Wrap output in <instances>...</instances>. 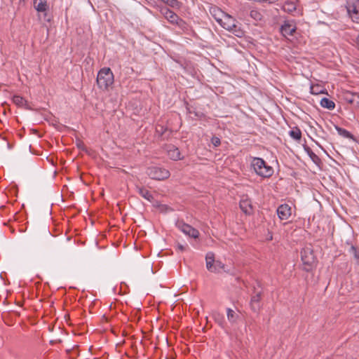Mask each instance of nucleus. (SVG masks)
<instances>
[{"mask_svg":"<svg viewBox=\"0 0 359 359\" xmlns=\"http://www.w3.org/2000/svg\"><path fill=\"white\" fill-rule=\"evenodd\" d=\"M227 318L230 321H234L235 318V312L231 309H227Z\"/></svg>","mask_w":359,"mask_h":359,"instance_id":"nucleus-30","label":"nucleus"},{"mask_svg":"<svg viewBox=\"0 0 359 359\" xmlns=\"http://www.w3.org/2000/svg\"><path fill=\"white\" fill-rule=\"evenodd\" d=\"M205 264L207 269L211 273H219L224 269V264L220 261L216 260L215 254L212 252L206 254Z\"/></svg>","mask_w":359,"mask_h":359,"instance_id":"nucleus-4","label":"nucleus"},{"mask_svg":"<svg viewBox=\"0 0 359 359\" xmlns=\"http://www.w3.org/2000/svg\"><path fill=\"white\" fill-rule=\"evenodd\" d=\"M320 105L322 107L327 109L329 110H333L335 107V103L332 100L327 97H323V99H321Z\"/></svg>","mask_w":359,"mask_h":359,"instance_id":"nucleus-21","label":"nucleus"},{"mask_svg":"<svg viewBox=\"0 0 359 359\" xmlns=\"http://www.w3.org/2000/svg\"><path fill=\"white\" fill-rule=\"evenodd\" d=\"M335 129L337 130L338 134L345 138L355 140V137L353 134H351L349 131L346 130L344 128H342L338 126H335Z\"/></svg>","mask_w":359,"mask_h":359,"instance_id":"nucleus-19","label":"nucleus"},{"mask_svg":"<svg viewBox=\"0 0 359 359\" xmlns=\"http://www.w3.org/2000/svg\"><path fill=\"white\" fill-rule=\"evenodd\" d=\"M167 154L172 160L177 161L181 158L179 149L173 145L168 146Z\"/></svg>","mask_w":359,"mask_h":359,"instance_id":"nucleus-15","label":"nucleus"},{"mask_svg":"<svg viewBox=\"0 0 359 359\" xmlns=\"http://www.w3.org/2000/svg\"><path fill=\"white\" fill-rule=\"evenodd\" d=\"M295 30L296 27L287 21L280 27V32L284 36H292Z\"/></svg>","mask_w":359,"mask_h":359,"instance_id":"nucleus-14","label":"nucleus"},{"mask_svg":"<svg viewBox=\"0 0 359 359\" xmlns=\"http://www.w3.org/2000/svg\"><path fill=\"white\" fill-rule=\"evenodd\" d=\"M250 15L251 18L255 19V20H262V14L257 11L252 10L250 11Z\"/></svg>","mask_w":359,"mask_h":359,"instance_id":"nucleus-28","label":"nucleus"},{"mask_svg":"<svg viewBox=\"0 0 359 359\" xmlns=\"http://www.w3.org/2000/svg\"><path fill=\"white\" fill-rule=\"evenodd\" d=\"M318 147H319L320 149H323V147H322L320 144H318Z\"/></svg>","mask_w":359,"mask_h":359,"instance_id":"nucleus-40","label":"nucleus"},{"mask_svg":"<svg viewBox=\"0 0 359 359\" xmlns=\"http://www.w3.org/2000/svg\"><path fill=\"white\" fill-rule=\"evenodd\" d=\"M34 7L39 13H46L49 9L47 0H34Z\"/></svg>","mask_w":359,"mask_h":359,"instance_id":"nucleus-12","label":"nucleus"},{"mask_svg":"<svg viewBox=\"0 0 359 359\" xmlns=\"http://www.w3.org/2000/svg\"><path fill=\"white\" fill-rule=\"evenodd\" d=\"M210 15L218 22L221 23L222 18L225 16V13L222 11L219 7L212 6L210 4H208Z\"/></svg>","mask_w":359,"mask_h":359,"instance_id":"nucleus-9","label":"nucleus"},{"mask_svg":"<svg viewBox=\"0 0 359 359\" xmlns=\"http://www.w3.org/2000/svg\"><path fill=\"white\" fill-rule=\"evenodd\" d=\"M13 101L16 105L19 107L25 106L27 103L26 100L23 97L18 95L13 96Z\"/></svg>","mask_w":359,"mask_h":359,"instance_id":"nucleus-26","label":"nucleus"},{"mask_svg":"<svg viewBox=\"0 0 359 359\" xmlns=\"http://www.w3.org/2000/svg\"><path fill=\"white\" fill-rule=\"evenodd\" d=\"M301 258L303 263L304 271L309 272L316 266V258L313 255V250L309 247H306L301 251Z\"/></svg>","mask_w":359,"mask_h":359,"instance_id":"nucleus-3","label":"nucleus"},{"mask_svg":"<svg viewBox=\"0 0 359 359\" xmlns=\"http://www.w3.org/2000/svg\"><path fill=\"white\" fill-rule=\"evenodd\" d=\"M240 208L246 215L252 213L253 208L251 201L248 198H243L240 201Z\"/></svg>","mask_w":359,"mask_h":359,"instance_id":"nucleus-13","label":"nucleus"},{"mask_svg":"<svg viewBox=\"0 0 359 359\" xmlns=\"http://www.w3.org/2000/svg\"><path fill=\"white\" fill-rule=\"evenodd\" d=\"M223 28L229 31V29L235 27L236 20L233 18L231 15L226 14L225 16L222 18V21L221 23H219Z\"/></svg>","mask_w":359,"mask_h":359,"instance_id":"nucleus-11","label":"nucleus"},{"mask_svg":"<svg viewBox=\"0 0 359 359\" xmlns=\"http://www.w3.org/2000/svg\"><path fill=\"white\" fill-rule=\"evenodd\" d=\"M356 43H357V46L359 48V34H358V36L357 37Z\"/></svg>","mask_w":359,"mask_h":359,"instance_id":"nucleus-35","label":"nucleus"},{"mask_svg":"<svg viewBox=\"0 0 359 359\" xmlns=\"http://www.w3.org/2000/svg\"><path fill=\"white\" fill-rule=\"evenodd\" d=\"M251 165L255 172L262 177H270L273 173V169L272 167L267 165L266 162L261 158H254Z\"/></svg>","mask_w":359,"mask_h":359,"instance_id":"nucleus-2","label":"nucleus"},{"mask_svg":"<svg viewBox=\"0 0 359 359\" xmlns=\"http://www.w3.org/2000/svg\"><path fill=\"white\" fill-rule=\"evenodd\" d=\"M114 81V74L109 67L102 68L97 76V84L102 90H107Z\"/></svg>","mask_w":359,"mask_h":359,"instance_id":"nucleus-1","label":"nucleus"},{"mask_svg":"<svg viewBox=\"0 0 359 359\" xmlns=\"http://www.w3.org/2000/svg\"><path fill=\"white\" fill-rule=\"evenodd\" d=\"M359 7V0H346V8Z\"/></svg>","mask_w":359,"mask_h":359,"instance_id":"nucleus-27","label":"nucleus"},{"mask_svg":"<svg viewBox=\"0 0 359 359\" xmlns=\"http://www.w3.org/2000/svg\"><path fill=\"white\" fill-rule=\"evenodd\" d=\"M137 190L139 194L147 199L149 201H151L153 200V196L147 189L144 187H137Z\"/></svg>","mask_w":359,"mask_h":359,"instance_id":"nucleus-18","label":"nucleus"},{"mask_svg":"<svg viewBox=\"0 0 359 359\" xmlns=\"http://www.w3.org/2000/svg\"><path fill=\"white\" fill-rule=\"evenodd\" d=\"M259 2H268L269 4H273L276 0H258Z\"/></svg>","mask_w":359,"mask_h":359,"instance_id":"nucleus-32","label":"nucleus"},{"mask_svg":"<svg viewBox=\"0 0 359 359\" xmlns=\"http://www.w3.org/2000/svg\"><path fill=\"white\" fill-rule=\"evenodd\" d=\"M349 16L354 22L359 23V7L346 8Z\"/></svg>","mask_w":359,"mask_h":359,"instance_id":"nucleus-16","label":"nucleus"},{"mask_svg":"<svg viewBox=\"0 0 359 359\" xmlns=\"http://www.w3.org/2000/svg\"><path fill=\"white\" fill-rule=\"evenodd\" d=\"M289 135L292 139L297 141H299L302 138V132L297 127L293 128V129L289 132Z\"/></svg>","mask_w":359,"mask_h":359,"instance_id":"nucleus-24","label":"nucleus"},{"mask_svg":"<svg viewBox=\"0 0 359 359\" xmlns=\"http://www.w3.org/2000/svg\"><path fill=\"white\" fill-rule=\"evenodd\" d=\"M296 8V4L292 1H285L283 6V11L288 13L295 11Z\"/></svg>","mask_w":359,"mask_h":359,"instance_id":"nucleus-23","label":"nucleus"},{"mask_svg":"<svg viewBox=\"0 0 359 359\" xmlns=\"http://www.w3.org/2000/svg\"><path fill=\"white\" fill-rule=\"evenodd\" d=\"M318 147H319L320 149H323V147H322L320 144H318Z\"/></svg>","mask_w":359,"mask_h":359,"instance_id":"nucleus-39","label":"nucleus"},{"mask_svg":"<svg viewBox=\"0 0 359 359\" xmlns=\"http://www.w3.org/2000/svg\"><path fill=\"white\" fill-rule=\"evenodd\" d=\"M311 93H313V94H318V92H316V91L314 90V87H311Z\"/></svg>","mask_w":359,"mask_h":359,"instance_id":"nucleus-33","label":"nucleus"},{"mask_svg":"<svg viewBox=\"0 0 359 359\" xmlns=\"http://www.w3.org/2000/svg\"><path fill=\"white\" fill-rule=\"evenodd\" d=\"M176 225L179 230H180L184 234L188 235L191 237L197 238L199 235V232L198 230L194 229L189 224H187L184 222H179L177 223Z\"/></svg>","mask_w":359,"mask_h":359,"instance_id":"nucleus-8","label":"nucleus"},{"mask_svg":"<svg viewBox=\"0 0 359 359\" xmlns=\"http://www.w3.org/2000/svg\"><path fill=\"white\" fill-rule=\"evenodd\" d=\"M161 12L168 22L172 24H176L180 27L184 28L185 22L182 20L180 19L174 12L167 8H162Z\"/></svg>","mask_w":359,"mask_h":359,"instance_id":"nucleus-6","label":"nucleus"},{"mask_svg":"<svg viewBox=\"0 0 359 359\" xmlns=\"http://www.w3.org/2000/svg\"><path fill=\"white\" fill-rule=\"evenodd\" d=\"M254 290H255V291H254L255 294H253L251 297L250 305V308L253 312L258 313L261 309L260 301H261V299L262 297V291L256 292L255 287H254Z\"/></svg>","mask_w":359,"mask_h":359,"instance_id":"nucleus-7","label":"nucleus"},{"mask_svg":"<svg viewBox=\"0 0 359 359\" xmlns=\"http://www.w3.org/2000/svg\"><path fill=\"white\" fill-rule=\"evenodd\" d=\"M211 144L215 147H217L221 144V140L218 137L212 136L210 138Z\"/></svg>","mask_w":359,"mask_h":359,"instance_id":"nucleus-29","label":"nucleus"},{"mask_svg":"<svg viewBox=\"0 0 359 359\" xmlns=\"http://www.w3.org/2000/svg\"><path fill=\"white\" fill-rule=\"evenodd\" d=\"M147 175L153 180H164L170 177V173L168 170L153 166L147 168Z\"/></svg>","mask_w":359,"mask_h":359,"instance_id":"nucleus-5","label":"nucleus"},{"mask_svg":"<svg viewBox=\"0 0 359 359\" xmlns=\"http://www.w3.org/2000/svg\"><path fill=\"white\" fill-rule=\"evenodd\" d=\"M235 36L237 37H243L245 34V32L236 24L235 25V27L229 29Z\"/></svg>","mask_w":359,"mask_h":359,"instance_id":"nucleus-25","label":"nucleus"},{"mask_svg":"<svg viewBox=\"0 0 359 359\" xmlns=\"http://www.w3.org/2000/svg\"><path fill=\"white\" fill-rule=\"evenodd\" d=\"M78 147H81V144H78Z\"/></svg>","mask_w":359,"mask_h":359,"instance_id":"nucleus-41","label":"nucleus"},{"mask_svg":"<svg viewBox=\"0 0 359 359\" xmlns=\"http://www.w3.org/2000/svg\"><path fill=\"white\" fill-rule=\"evenodd\" d=\"M318 147H319L320 149H323V147H322L320 144H318Z\"/></svg>","mask_w":359,"mask_h":359,"instance_id":"nucleus-38","label":"nucleus"},{"mask_svg":"<svg viewBox=\"0 0 359 359\" xmlns=\"http://www.w3.org/2000/svg\"><path fill=\"white\" fill-rule=\"evenodd\" d=\"M355 99L354 100V106L359 109V95L355 97Z\"/></svg>","mask_w":359,"mask_h":359,"instance_id":"nucleus-31","label":"nucleus"},{"mask_svg":"<svg viewBox=\"0 0 359 359\" xmlns=\"http://www.w3.org/2000/svg\"><path fill=\"white\" fill-rule=\"evenodd\" d=\"M277 214L281 220L287 219L291 215V208L287 204L280 205L277 209Z\"/></svg>","mask_w":359,"mask_h":359,"instance_id":"nucleus-10","label":"nucleus"},{"mask_svg":"<svg viewBox=\"0 0 359 359\" xmlns=\"http://www.w3.org/2000/svg\"><path fill=\"white\" fill-rule=\"evenodd\" d=\"M304 149L315 164L319 165L321 163L320 158L312 151V149L309 146L304 145Z\"/></svg>","mask_w":359,"mask_h":359,"instance_id":"nucleus-17","label":"nucleus"},{"mask_svg":"<svg viewBox=\"0 0 359 359\" xmlns=\"http://www.w3.org/2000/svg\"><path fill=\"white\" fill-rule=\"evenodd\" d=\"M318 147H319L320 149H323V147H322L320 144H318Z\"/></svg>","mask_w":359,"mask_h":359,"instance_id":"nucleus-37","label":"nucleus"},{"mask_svg":"<svg viewBox=\"0 0 359 359\" xmlns=\"http://www.w3.org/2000/svg\"><path fill=\"white\" fill-rule=\"evenodd\" d=\"M346 244L347 245H348V246H349V248L351 247V245H352L349 241H346Z\"/></svg>","mask_w":359,"mask_h":359,"instance_id":"nucleus-36","label":"nucleus"},{"mask_svg":"<svg viewBox=\"0 0 359 359\" xmlns=\"http://www.w3.org/2000/svg\"><path fill=\"white\" fill-rule=\"evenodd\" d=\"M178 248H179V249H180V250H184V247L183 245H178Z\"/></svg>","mask_w":359,"mask_h":359,"instance_id":"nucleus-34","label":"nucleus"},{"mask_svg":"<svg viewBox=\"0 0 359 359\" xmlns=\"http://www.w3.org/2000/svg\"><path fill=\"white\" fill-rule=\"evenodd\" d=\"M358 93H352L350 91H346L343 94L344 100L349 104H354L355 97L358 95Z\"/></svg>","mask_w":359,"mask_h":359,"instance_id":"nucleus-20","label":"nucleus"},{"mask_svg":"<svg viewBox=\"0 0 359 359\" xmlns=\"http://www.w3.org/2000/svg\"><path fill=\"white\" fill-rule=\"evenodd\" d=\"M348 252L353 255L355 264L359 267V251L358 249L353 245H351V247L348 250Z\"/></svg>","mask_w":359,"mask_h":359,"instance_id":"nucleus-22","label":"nucleus"}]
</instances>
